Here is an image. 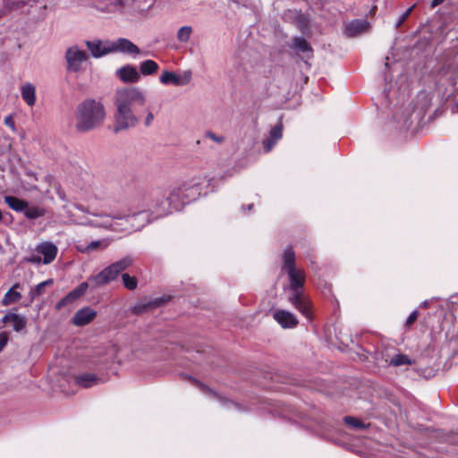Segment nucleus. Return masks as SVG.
Listing matches in <instances>:
<instances>
[{
    "mask_svg": "<svg viewBox=\"0 0 458 458\" xmlns=\"http://www.w3.org/2000/svg\"><path fill=\"white\" fill-rule=\"evenodd\" d=\"M200 178L193 177L183 182L181 185L172 188L168 194H163L160 191H154L147 205V208L140 210L144 212L140 217L141 224L136 226L140 229L145 224L160 217L166 216L200 195Z\"/></svg>",
    "mask_w": 458,
    "mask_h": 458,
    "instance_id": "f257e3e1",
    "label": "nucleus"
},
{
    "mask_svg": "<svg viewBox=\"0 0 458 458\" xmlns=\"http://www.w3.org/2000/svg\"><path fill=\"white\" fill-rule=\"evenodd\" d=\"M147 103L146 93L138 87L117 89L114 97L115 106L114 131L119 132L136 127L140 116L138 108Z\"/></svg>",
    "mask_w": 458,
    "mask_h": 458,
    "instance_id": "f03ea898",
    "label": "nucleus"
},
{
    "mask_svg": "<svg viewBox=\"0 0 458 458\" xmlns=\"http://www.w3.org/2000/svg\"><path fill=\"white\" fill-rule=\"evenodd\" d=\"M282 270L288 275L289 284L284 290L289 291L288 301L308 319H311L310 301L304 294V271L296 267L295 253L292 247H287L283 254Z\"/></svg>",
    "mask_w": 458,
    "mask_h": 458,
    "instance_id": "7ed1b4c3",
    "label": "nucleus"
},
{
    "mask_svg": "<svg viewBox=\"0 0 458 458\" xmlns=\"http://www.w3.org/2000/svg\"><path fill=\"white\" fill-rule=\"evenodd\" d=\"M103 103L93 98L81 102L75 111V128L80 132H88L100 127L106 119Z\"/></svg>",
    "mask_w": 458,
    "mask_h": 458,
    "instance_id": "20e7f679",
    "label": "nucleus"
},
{
    "mask_svg": "<svg viewBox=\"0 0 458 458\" xmlns=\"http://www.w3.org/2000/svg\"><path fill=\"white\" fill-rule=\"evenodd\" d=\"M74 207L81 212L88 213L93 216L101 218V221L87 219L84 222H81L80 224L96 227L108 228L115 232L136 231V226L138 225H135L133 220H137L144 214V212H134L125 216H109L103 213L90 212L81 204H75Z\"/></svg>",
    "mask_w": 458,
    "mask_h": 458,
    "instance_id": "39448f33",
    "label": "nucleus"
},
{
    "mask_svg": "<svg viewBox=\"0 0 458 458\" xmlns=\"http://www.w3.org/2000/svg\"><path fill=\"white\" fill-rule=\"evenodd\" d=\"M132 263V258L131 256H126L105 267L97 275L89 276L91 289H97L115 280L118 276L123 271L130 267Z\"/></svg>",
    "mask_w": 458,
    "mask_h": 458,
    "instance_id": "423d86ee",
    "label": "nucleus"
},
{
    "mask_svg": "<svg viewBox=\"0 0 458 458\" xmlns=\"http://www.w3.org/2000/svg\"><path fill=\"white\" fill-rule=\"evenodd\" d=\"M67 71L72 72H79L82 70V64L87 61V53L80 49L77 46L68 47L64 55Z\"/></svg>",
    "mask_w": 458,
    "mask_h": 458,
    "instance_id": "0eeeda50",
    "label": "nucleus"
},
{
    "mask_svg": "<svg viewBox=\"0 0 458 458\" xmlns=\"http://www.w3.org/2000/svg\"><path fill=\"white\" fill-rule=\"evenodd\" d=\"M111 53H122L137 56L141 54L140 49L131 40L125 38H119L115 41H111Z\"/></svg>",
    "mask_w": 458,
    "mask_h": 458,
    "instance_id": "6e6552de",
    "label": "nucleus"
},
{
    "mask_svg": "<svg viewBox=\"0 0 458 458\" xmlns=\"http://www.w3.org/2000/svg\"><path fill=\"white\" fill-rule=\"evenodd\" d=\"M88 50L94 58H99L111 53V41L100 39L87 40L85 42Z\"/></svg>",
    "mask_w": 458,
    "mask_h": 458,
    "instance_id": "1a4fd4ad",
    "label": "nucleus"
},
{
    "mask_svg": "<svg viewBox=\"0 0 458 458\" xmlns=\"http://www.w3.org/2000/svg\"><path fill=\"white\" fill-rule=\"evenodd\" d=\"M115 74L121 81L125 83H136L140 80V73L131 64L122 66Z\"/></svg>",
    "mask_w": 458,
    "mask_h": 458,
    "instance_id": "9d476101",
    "label": "nucleus"
},
{
    "mask_svg": "<svg viewBox=\"0 0 458 458\" xmlns=\"http://www.w3.org/2000/svg\"><path fill=\"white\" fill-rule=\"evenodd\" d=\"M283 137V124L279 122L269 131L268 137L262 141L263 148L266 153L270 152L276 144Z\"/></svg>",
    "mask_w": 458,
    "mask_h": 458,
    "instance_id": "9b49d317",
    "label": "nucleus"
},
{
    "mask_svg": "<svg viewBox=\"0 0 458 458\" xmlns=\"http://www.w3.org/2000/svg\"><path fill=\"white\" fill-rule=\"evenodd\" d=\"M273 318L283 328H293L299 322L294 314L284 310L274 312Z\"/></svg>",
    "mask_w": 458,
    "mask_h": 458,
    "instance_id": "f8f14e48",
    "label": "nucleus"
},
{
    "mask_svg": "<svg viewBox=\"0 0 458 458\" xmlns=\"http://www.w3.org/2000/svg\"><path fill=\"white\" fill-rule=\"evenodd\" d=\"M36 252L43 256V263L50 264L57 255V247L49 242H45L36 247Z\"/></svg>",
    "mask_w": 458,
    "mask_h": 458,
    "instance_id": "ddd939ff",
    "label": "nucleus"
},
{
    "mask_svg": "<svg viewBox=\"0 0 458 458\" xmlns=\"http://www.w3.org/2000/svg\"><path fill=\"white\" fill-rule=\"evenodd\" d=\"M369 26V22L365 19L353 20L346 25L345 33L348 37H355L368 31Z\"/></svg>",
    "mask_w": 458,
    "mask_h": 458,
    "instance_id": "4468645a",
    "label": "nucleus"
},
{
    "mask_svg": "<svg viewBox=\"0 0 458 458\" xmlns=\"http://www.w3.org/2000/svg\"><path fill=\"white\" fill-rule=\"evenodd\" d=\"M97 316V313L91 308H83L79 310L73 316L72 322L75 326H85L91 322Z\"/></svg>",
    "mask_w": 458,
    "mask_h": 458,
    "instance_id": "2eb2a0df",
    "label": "nucleus"
},
{
    "mask_svg": "<svg viewBox=\"0 0 458 458\" xmlns=\"http://www.w3.org/2000/svg\"><path fill=\"white\" fill-rule=\"evenodd\" d=\"M2 322L4 324L12 323L13 330L16 332H20L23 328H25L26 324H27V319L23 316L10 312L3 317Z\"/></svg>",
    "mask_w": 458,
    "mask_h": 458,
    "instance_id": "dca6fc26",
    "label": "nucleus"
},
{
    "mask_svg": "<svg viewBox=\"0 0 458 458\" xmlns=\"http://www.w3.org/2000/svg\"><path fill=\"white\" fill-rule=\"evenodd\" d=\"M21 95L28 106H33L35 105L37 99L36 87L33 84L30 82L24 83L21 88Z\"/></svg>",
    "mask_w": 458,
    "mask_h": 458,
    "instance_id": "f3484780",
    "label": "nucleus"
},
{
    "mask_svg": "<svg viewBox=\"0 0 458 458\" xmlns=\"http://www.w3.org/2000/svg\"><path fill=\"white\" fill-rule=\"evenodd\" d=\"M75 384L84 387L88 388L92 386L98 385L101 379L98 377L95 374L92 373H84L78 375L74 377Z\"/></svg>",
    "mask_w": 458,
    "mask_h": 458,
    "instance_id": "a211bd4d",
    "label": "nucleus"
},
{
    "mask_svg": "<svg viewBox=\"0 0 458 458\" xmlns=\"http://www.w3.org/2000/svg\"><path fill=\"white\" fill-rule=\"evenodd\" d=\"M165 301L163 298H157L154 301L146 302H139L132 307L131 311L134 314H141L160 306Z\"/></svg>",
    "mask_w": 458,
    "mask_h": 458,
    "instance_id": "6ab92c4d",
    "label": "nucleus"
},
{
    "mask_svg": "<svg viewBox=\"0 0 458 458\" xmlns=\"http://www.w3.org/2000/svg\"><path fill=\"white\" fill-rule=\"evenodd\" d=\"M4 199L8 207L16 212H24L28 208V201L14 196H4Z\"/></svg>",
    "mask_w": 458,
    "mask_h": 458,
    "instance_id": "aec40b11",
    "label": "nucleus"
},
{
    "mask_svg": "<svg viewBox=\"0 0 458 458\" xmlns=\"http://www.w3.org/2000/svg\"><path fill=\"white\" fill-rule=\"evenodd\" d=\"M293 48L297 50L298 52L308 54L307 56L310 57L312 55V48L310 43L302 37H296L293 38V44L292 46Z\"/></svg>",
    "mask_w": 458,
    "mask_h": 458,
    "instance_id": "412c9836",
    "label": "nucleus"
},
{
    "mask_svg": "<svg viewBox=\"0 0 458 458\" xmlns=\"http://www.w3.org/2000/svg\"><path fill=\"white\" fill-rule=\"evenodd\" d=\"M54 284V280L53 279H47L44 282H41L39 283L38 284H37L34 288H32L30 291V302H32L36 298L41 296L42 294L45 293V289L47 286H50Z\"/></svg>",
    "mask_w": 458,
    "mask_h": 458,
    "instance_id": "4be33fe9",
    "label": "nucleus"
},
{
    "mask_svg": "<svg viewBox=\"0 0 458 458\" xmlns=\"http://www.w3.org/2000/svg\"><path fill=\"white\" fill-rule=\"evenodd\" d=\"M158 64L153 60H145L140 64V73L145 76L155 74L158 70Z\"/></svg>",
    "mask_w": 458,
    "mask_h": 458,
    "instance_id": "5701e85b",
    "label": "nucleus"
},
{
    "mask_svg": "<svg viewBox=\"0 0 458 458\" xmlns=\"http://www.w3.org/2000/svg\"><path fill=\"white\" fill-rule=\"evenodd\" d=\"M24 216L28 219H36L46 215V209L39 206H31L28 205V208L24 210Z\"/></svg>",
    "mask_w": 458,
    "mask_h": 458,
    "instance_id": "b1692460",
    "label": "nucleus"
},
{
    "mask_svg": "<svg viewBox=\"0 0 458 458\" xmlns=\"http://www.w3.org/2000/svg\"><path fill=\"white\" fill-rule=\"evenodd\" d=\"M109 241L108 239H102L98 241H93L90 243H89L84 250L81 251L83 252H91L96 250H105L109 246Z\"/></svg>",
    "mask_w": 458,
    "mask_h": 458,
    "instance_id": "393cba45",
    "label": "nucleus"
},
{
    "mask_svg": "<svg viewBox=\"0 0 458 458\" xmlns=\"http://www.w3.org/2000/svg\"><path fill=\"white\" fill-rule=\"evenodd\" d=\"M159 80L160 82L164 85L173 84L179 86V76L173 72H164Z\"/></svg>",
    "mask_w": 458,
    "mask_h": 458,
    "instance_id": "a878e982",
    "label": "nucleus"
},
{
    "mask_svg": "<svg viewBox=\"0 0 458 458\" xmlns=\"http://www.w3.org/2000/svg\"><path fill=\"white\" fill-rule=\"evenodd\" d=\"M21 298V294L19 292H15L13 288L9 289L7 293L4 294L2 304L4 306H8L13 302L18 301Z\"/></svg>",
    "mask_w": 458,
    "mask_h": 458,
    "instance_id": "bb28decb",
    "label": "nucleus"
},
{
    "mask_svg": "<svg viewBox=\"0 0 458 458\" xmlns=\"http://www.w3.org/2000/svg\"><path fill=\"white\" fill-rule=\"evenodd\" d=\"M389 363L394 367H399L402 365H411V360L407 355L399 353L393 356Z\"/></svg>",
    "mask_w": 458,
    "mask_h": 458,
    "instance_id": "cd10ccee",
    "label": "nucleus"
},
{
    "mask_svg": "<svg viewBox=\"0 0 458 458\" xmlns=\"http://www.w3.org/2000/svg\"><path fill=\"white\" fill-rule=\"evenodd\" d=\"M80 297L76 293L74 290L71 291L65 297L62 298L57 303H56V309L61 310L62 308L65 307L67 304L72 303L74 301L79 299Z\"/></svg>",
    "mask_w": 458,
    "mask_h": 458,
    "instance_id": "c85d7f7f",
    "label": "nucleus"
},
{
    "mask_svg": "<svg viewBox=\"0 0 458 458\" xmlns=\"http://www.w3.org/2000/svg\"><path fill=\"white\" fill-rule=\"evenodd\" d=\"M192 29L190 26H183L177 32V39L180 42H187L190 39Z\"/></svg>",
    "mask_w": 458,
    "mask_h": 458,
    "instance_id": "c756f323",
    "label": "nucleus"
},
{
    "mask_svg": "<svg viewBox=\"0 0 458 458\" xmlns=\"http://www.w3.org/2000/svg\"><path fill=\"white\" fill-rule=\"evenodd\" d=\"M123 285L129 290H134L137 287L138 282L135 276H131L129 274L124 273L122 275Z\"/></svg>",
    "mask_w": 458,
    "mask_h": 458,
    "instance_id": "7c9ffc66",
    "label": "nucleus"
},
{
    "mask_svg": "<svg viewBox=\"0 0 458 458\" xmlns=\"http://www.w3.org/2000/svg\"><path fill=\"white\" fill-rule=\"evenodd\" d=\"M344 420L347 425L354 428L362 429L366 428V425L361 420L354 417L346 416L344 418Z\"/></svg>",
    "mask_w": 458,
    "mask_h": 458,
    "instance_id": "2f4dec72",
    "label": "nucleus"
},
{
    "mask_svg": "<svg viewBox=\"0 0 458 458\" xmlns=\"http://www.w3.org/2000/svg\"><path fill=\"white\" fill-rule=\"evenodd\" d=\"M205 137L207 139H209V140H213L214 142H216L217 144H223L225 141V136L217 135V134L214 133L211 131H206L205 132Z\"/></svg>",
    "mask_w": 458,
    "mask_h": 458,
    "instance_id": "473e14b6",
    "label": "nucleus"
},
{
    "mask_svg": "<svg viewBox=\"0 0 458 458\" xmlns=\"http://www.w3.org/2000/svg\"><path fill=\"white\" fill-rule=\"evenodd\" d=\"M88 288H91V284H90L89 278L88 279L87 282H82L81 284H80L73 290L76 292L78 296L81 297L86 293Z\"/></svg>",
    "mask_w": 458,
    "mask_h": 458,
    "instance_id": "72a5a7b5",
    "label": "nucleus"
},
{
    "mask_svg": "<svg viewBox=\"0 0 458 458\" xmlns=\"http://www.w3.org/2000/svg\"><path fill=\"white\" fill-rule=\"evenodd\" d=\"M88 288H91V284H90L89 278L88 279L87 282H82L81 284H80L73 290L76 292L78 296L81 297L86 293Z\"/></svg>",
    "mask_w": 458,
    "mask_h": 458,
    "instance_id": "f704fd0d",
    "label": "nucleus"
},
{
    "mask_svg": "<svg viewBox=\"0 0 458 458\" xmlns=\"http://www.w3.org/2000/svg\"><path fill=\"white\" fill-rule=\"evenodd\" d=\"M191 76L192 73L191 71L184 72L181 76H179V86L189 84L191 80Z\"/></svg>",
    "mask_w": 458,
    "mask_h": 458,
    "instance_id": "c9c22d12",
    "label": "nucleus"
},
{
    "mask_svg": "<svg viewBox=\"0 0 458 458\" xmlns=\"http://www.w3.org/2000/svg\"><path fill=\"white\" fill-rule=\"evenodd\" d=\"M154 118H155L154 114L152 113V111L149 108H148L146 110V114H145V117L143 120L144 126L149 127L152 124Z\"/></svg>",
    "mask_w": 458,
    "mask_h": 458,
    "instance_id": "e433bc0d",
    "label": "nucleus"
},
{
    "mask_svg": "<svg viewBox=\"0 0 458 458\" xmlns=\"http://www.w3.org/2000/svg\"><path fill=\"white\" fill-rule=\"evenodd\" d=\"M418 311L417 310H414L412 311L410 316L408 317L407 320H406V323H405V326L407 327H410L415 321L416 319L418 318Z\"/></svg>",
    "mask_w": 458,
    "mask_h": 458,
    "instance_id": "4c0bfd02",
    "label": "nucleus"
},
{
    "mask_svg": "<svg viewBox=\"0 0 458 458\" xmlns=\"http://www.w3.org/2000/svg\"><path fill=\"white\" fill-rule=\"evenodd\" d=\"M27 261L33 264H39L43 262V259H41L39 254H31L30 257L27 258Z\"/></svg>",
    "mask_w": 458,
    "mask_h": 458,
    "instance_id": "58836bf2",
    "label": "nucleus"
},
{
    "mask_svg": "<svg viewBox=\"0 0 458 458\" xmlns=\"http://www.w3.org/2000/svg\"><path fill=\"white\" fill-rule=\"evenodd\" d=\"M8 342V336L5 333H0V352L4 349Z\"/></svg>",
    "mask_w": 458,
    "mask_h": 458,
    "instance_id": "ea45409f",
    "label": "nucleus"
},
{
    "mask_svg": "<svg viewBox=\"0 0 458 458\" xmlns=\"http://www.w3.org/2000/svg\"><path fill=\"white\" fill-rule=\"evenodd\" d=\"M411 10H412V7L409 8L408 10H406V12L400 18V20H399V21L397 23V26H400L408 18V16L411 13Z\"/></svg>",
    "mask_w": 458,
    "mask_h": 458,
    "instance_id": "a19ab883",
    "label": "nucleus"
},
{
    "mask_svg": "<svg viewBox=\"0 0 458 458\" xmlns=\"http://www.w3.org/2000/svg\"><path fill=\"white\" fill-rule=\"evenodd\" d=\"M4 124L7 125L8 127L12 128L13 130L15 129L14 123L11 116H7L4 118Z\"/></svg>",
    "mask_w": 458,
    "mask_h": 458,
    "instance_id": "79ce46f5",
    "label": "nucleus"
},
{
    "mask_svg": "<svg viewBox=\"0 0 458 458\" xmlns=\"http://www.w3.org/2000/svg\"><path fill=\"white\" fill-rule=\"evenodd\" d=\"M445 0H432L431 1V7L432 8H435L437 6H438L439 4H441Z\"/></svg>",
    "mask_w": 458,
    "mask_h": 458,
    "instance_id": "37998d69",
    "label": "nucleus"
},
{
    "mask_svg": "<svg viewBox=\"0 0 458 458\" xmlns=\"http://www.w3.org/2000/svg\"><path fill=\"white\" fill-rule=\"evenodd\" d=\"M252 208H253V204H249L248 206H246V208H247L248 210H251V209H252ZM242 208H243V209H245V207L243 206V207H242Z\"/></svg>",
    "mask_w": 458,
    "mask_h": 458,
    "instance_id": "c03bdc74",
    "label": "nucleus"
},
{
    "mask_svg": "<svg viewBox=\"0 0 458 458\" xmlns=\"http://www.w3.org/2000/svg\"><path fill=\"white\" fill-rule=\"evenodd\" d=\"M420 98H428V97H427V94H426V93H421V94L420 95Z\"/></svg>",
    "mask_w": 458,
    "mask_h": 458,
    "instance_id": "a18cd8bd",
    "label": "nucleus"
},
{
    "mask_svg": "<svg viewBox=\"0 0 458 458\" xmlns=\"http://www.w3.org/2000/svg\"><path fill=\"white\" fill-rule=\"evenodd\" d=\"M454 108L455 109V112H458V102L455 104Z\"/></svg>",
    "mask_w": 458,
    "mask_h": 458,
    "instance_id": "49530a36",
    "label": "nucleus"
},
{
    "mask_svg": "<svg viewBox=\"0 0 458 458\" xmlns=\"http://www.w3.org/2000/svg\"><path fill=\"white\" fill-rule=\"evenodd\" d=\"M3 219V215H2V211L0 210V221H2Z\"/></svg>",
    "mask_w": 458,
    "mask_h": 458,
    "instance_id": "de8ad7c7",
    "label": "nucleus"
}]
</instances>
